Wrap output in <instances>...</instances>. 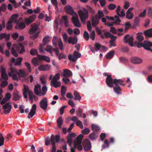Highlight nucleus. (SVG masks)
<instances>
[{
  "label": "nucleus",
  "mask_w": 152,
  "mask_h": 152,
  "mask_svg": "<svg viewBox=\"0 0 152 152\" xmlns=\"http://www.w3.org/2000/svg\"><path fill=\"white\" fill-rule=\"evenodd\" d=\"M18 15L17 14H13L11 17V19L7 24V30L10 29L12 27V23H16Z\"/></svg>",
  "instance_id": "obj_7"
},
{
  "label": "nucleus",
  "mask_w": 152,
  "mask_h": 152,
  "mask_svg": "<svg viewBox=\"0 0 152 152\" xmlns=\"http://www.w3.org/2000/svg\"><path fill=\"white\" fill-rule=\"evenodd\" d=\"M113 89L114 91L117 94H121V89L119 86H113Z\"/></svg>",
  "instance_id": "obj_33"
},
{
  "label": "nucleus",
  "mask_w": 152,
  "mask_h": 152,
  "mask_svg": "<svg viewBox=\"0 0 152 152\" xmlns=\"http://www.w3.org/2000/svg\"><path fill=\"white\" fill-rule=\"evenodd\" d=\"M124 80L122 79L115 78L113 79L111 75H108L105 80V82L108 86L110 88H113L114 85L115 86L122 85L124 86L125 84H124Z\"/></svg>",
  "instance_id": "obj_3"
},
{
  "label": "nucleus",
  "mask_w": 152,
  "mask_h": 152,
  "mask_svg": "<svg viewBox=\"0 0 152 152\" xmlns=\"http://www.w3.org/2000/svg\"><path fill=\"white\" fill-rule=\"evenodd\" d=\"M40 107L43 110H46L48 107V104L47 99L46 98L41 100L39 103Z\"/></svg>",
  "instance_id": "obj_13"
},
{
  "label": "nucleus",
  "mask_w": 152,
  "mask_h": 152,
  "mask_svg": "<svg viewBox=\"0 0 152 152\" xmlns=\"http://www.w3.org/2000/svg\"><path fill=\"white\" fill-rule=\"evenodd\" d=\"M131 61L134 64H141L143 61L142 59L137 57H132L131 58Z\"/></svg>",
  "instance_id": "obj_14"
},
{
  "label": "nucleus",
  "mask_w": 152,
  "mask_h": 152,
  "mask_svg": "<svg viewBox=\"0 0 152 152\" xmlns=\"http://www.w3.org/2000/svg\"><path fill=\"white\" fill-rule=\"evenodd\" d=\"M24 90L23 91V94L24 97L25 99L27 98L28 96L27 94L28 93L29 95V97L30 100L31 101H32L33 99L34 98L35 100L36 98V96L34 95L33 93L32 92L29 90V88L26 86L25 85H24Z\"/></svg>",
  "instance_id": "obj_6"
},
{
  "label": "nucleus",
  "mask_w": 152,
  "mask_h": 152,
  "mask_svg": "<svg viewBox=\"0 0 152 152\" xmlns=\"http://www.w3.org/2000/svg\"><path fill=\"white\" fill-rule=\"evenodd\" d=\"M36 105L35 104H34L32 106L31 109V110L30 112L28 113V118H30V117L32 118L36 113Z\"/></svg>",
  "instance_id": "obj_18"
},
{
  "label": "nucleus",
  "mask_w": 152,
  "mask_h": 152,
  "mask_svg": "<svg viewBox=\"0 0 152 152\" xmlns=\"http://www.w3.org/2000/svg\"><path fill=\"white\" fill-rule=\"evenodd\" d=\"M18 74L20 78L25 77L26 75L25 72L21 69H20L19 70V72L18 73Z\"/></svg>",
  "instance_id": "obj_39"
},
{
  "label": "nucleus",
  "mask_w": 152,
  "mask_h": 152,
  "mask_svg": "<svg viewBox=\"0 0 152 152\" xmlns=\"http://www.w3.org/2000/svg\"><path fill=\"white\" fill-rule=\"evenodd\" d=\"M54 49L51 45H48L46 46V49L45 50L48 52H50L51 51L53 50Z\"/></svg>",
  "instance_id": "obj_53"
},
{
  "label": "nucleus",
  "mask_w": 152,
  "mask_h": 152,
  "mask_svg": "<svg viewBox=\"0 0 152 152\" xmlns=\"http://www.w3.org/2000/svg\"><path fill=\"white\" fill-rule=\"evenodd\" d=\"M152 46V43L149 41L145 40L143 42V48L147 50H150L152 52V49L150 48Z\"/></svg>",
  "instance_id": "obj_12"
},
{
  "label": "nucleus",
  "mask_w": 152,
  "mask_h": 152,
  "mask_svg": "<svg viewBox=\"0 0 152 152\" xmlns=\"http://www.w3.org/2000/svg\"><path fill=\"white\" fill-rule=\"evenodd\" d=\"M95 31H93L90 35V37L92 40H94L95 39Z\"/></svg>",
  "instance_id": "obj_61"
},
{
  "label": "nucleus",
  "mask_w": 152,
  "mask_h": 152,
  "mask_svg": "<svg viewBox=\"0 0 152 152\" xmlns=\"http://www.w3.org/2000/svg\"><path fill=\"white\" fill-rule=\"evenodd\" d=\"M72 72L69 70L68 69H64L63 71V76L66 78H68L69 77L72 75Z\"/></svg>",
  "instance_id": "obj_22"
},
{
  "label": "nucleus",
  "mask_w": 152,
  "mask_h": 152,
  "mask_svg": "<svg viewBox=\"0 0 152 152\" xmlns=\"http://www.w3.org/2000/svg\"><path fill=\"white\" fill-rule=\"evenodd\" d=\"M114 54V52L111 51L106 55V58L108 59L111 58H113Z\"/></svg>",
  "instance_id": "obj_45"
},
{
  "label": "nucleus",
  "mask_w": 152,
  "mask_h": 152,
  "mask_svg": "<svg viewBox=\"0 0 152 152\" xmlns=\"http://www.w3.org/2000/svg\"><path fill=\"white\" fill-rule=\"evenodd\" d=\"M74 95L75 96L74 99L75 100L80 101L81 97L78 92L75 91L74 92Z\"/></svg>",
  "instance_id": "obj_38"
},
{
  "label": "nucleus",
  "mask_w": 152,
  "mask_h": 152,
  "mask_svg": "<svg viewBox=\"0 0 152 152\" xmlns=\"http://www.w3.org/2000/svg\"><path fill=\"white\" fill-rule=\"evenodd\" d=\"M41 87L40 85L39 84H37L35 86L34 91L37 95H39V91H40Z\"/></svg>",
  "instance_id": "obj_30"
},
{
  "label": "nucleus",
  "mask_w": 152,
  "mask_h": 152,
  "mask_svg": "<svg viewBox=\"0 0 152 152\" xmlns=\"http://www.w3.org/2000/svg\"><path fill=\"white\" fill-rule=\"evenodd\" d=\"M143 33L142 32L138 33L137 34V39L139 42H141L144 39V38L143 36Z\"/></svg>",
  "instance_id": "obj_32"
},
{
  "label": "nucleus",
  "mask_w": 152,
  "mask_h": 152,
  "mask_svg": "<svg viewBox=\"0 0 152 152\" xmlns=\"http://www.w3.org/2000/svg\"><path fill=\"white\" fill-rule=\"evenodd\" d=\"M9 1L13 4V6L15 8H17L18 7L21 5V2H19L18 4L15 0H9Z\"/></svg>",
  "instance_id": "obj_36"
},
{
  "label": "nucleus",
  "mask_w": 152,
  "mask_h": 152,
  "mask_svg": "<svg viewBox=\"0 0 152 152\" xmlns=\"http://www.w3.org/2000/svg\"><path fill=\"white\" fill-rule=\"evenodd\" d=\"M38 28V25H34L30 29L29 33L30 34H33L35 33Z\"/></svg>",
  "instance_id": "obj_31"
},
{
  "label": "nucleus",
  "mask_w": 152,
  "mask_h": 152,
  "mask_svg": "<svg viewBox=\"0 0 152 152\" xmlns=\"http://www.w3.org/2000/svg\"><path fill=\"white\" fill-rule=\"evenodd\" d=\"M50 67V66L49 64L41 65L38 67V69L40 71H48Z\"/></svg>",
  "instance_id": "obj_21"
},
{
  "label": "nucleus",
  "mask_w": 152,
  "mask_h": 152,
  "mask_svg": "<svg viewBox=\"0 0 152 152\" xmlns=\"http://www.w3.org/2000/svg\"><path fill=\"white\" fill-rule=\"evenodd\" d=\"M23 58L21 57H19L17 58L15 61V58H12L11 60L12 64L15 63L14 65L15 66H19L21 65V62Z\"/></svg>",
  "instance_id": "obj_11"
},
{
  "label": "nucleus",
  "mask_w": 152,
  "mask_h": 152,
  "mask_svg": "<svg viewBox=\"0 0 152 152\" xmlns=\"http://www.w3.org/2000/svg\"><path fill=\"white\" fill-rule=\"evenodd\" d=\"M67 41L69 44L75 45L77 42V40L76 37H70L68 38Z\"/></svg>",
  "instance_id": "obj_24"
},
{
  "label": "nucleus",
  "mask_w": 152,
  "mask_h": 152,
  "mask_svg": "<svg viewBox=\"0 0 152 152\" xmlns=\"http://www.w3.org/2000/svg\"><path fill=\"white\" fill-rule=\"evenodd\" d=\"M16 26H15L16 29H19V30H22L24 29L26 27V25L24 22L20 23L18 21L17 19H16Z\"/></svg>",
  "instance_id": "obj_19"
},
{
  "label": "nucleus",
  "mask_w": 152,
  "mask_h": 152,
  "mask_svg": "<svg viewBox=\"0 0 152 152\" xmlns=\"http://www.w3.org/2000/svg\"><path fill=\"white\" fill-rule=\"evenodd\" d=\"M83 135L82 134H80L75 139L74 141V146L75 148H77L78 145V142L79 141V139L80 138H83Z\"/></svg>",
  "instance_id": "obj_29"
},
{
  "label": "nucleus",
  "mask_w": 152,
  "mask_h": 152,
  "mask_svg": "<svg viewBox=\"0 0 152 152\" xmlns=\"http://www.w3.org/2000/svg\"><path fill=\"white\" fill-rule=\"evenodd\" d=\"M152 28H151L148 30L145 31H144V34L146 37L151 38L152 37Z\"/></svg>",
  "instance_id": "obj_27"
},
{
  "label": "nucleus",
  "mask_w": 152,
  "mask_h": 152,
  "mask_svg": "<svg viewBox=\"0 0 152 152\" xmlns=\"http://www.w3.org/2000/svg\"><path fill=\"white\" fill-rule=\"evenodd\" d=\"M81 54L76 51H75L73 53V56H72L71 55L69 56L68 58L69 60H72L73 61H75L78 58L81 56Z\"/></svg>",
  "instance_id": "obj_10"
},
{
  "label": "nucleus",
  "mask_w": 152,
  "mask_h": 152,
  "mask_svg": "<svg viewBox=\"0 0 152 152\" xmlns=\"http://www.w3.org/2000/svg\"><path fill=\"white\" fill-rule=\"evenodd\" d=\"M119 60L122 63H126L127 61V60L126 58L121 57H120L119 58Z\"/></svg>",
  "instance_id": "obj_63"
},
{
  "label": "nucleus",
  "mask_w": 152,
  "mask_h": 152,
  "mask_svg": "<svg viewBox=\"0 0 152 152\" xmlns=\"http://www.w3.org/2000/svg\"><path fill=\"white\" fill-rule=\"evenodd\" d=\"M65 10L66 12L70 15H73L72 18V21L74 26L76 27H80L81 25L78 20V17L77 14L74 12L72 8L69 6L67 5L65 6Z\"/></svg>",
  "instance_id": "obj_2"
},
{
  "label": "nucleus",
  "mask_w": 152,
  "mask_h": 152,
  "mask_svg": "<svg viewBox=\"0 0 152 152\" xmlns=\"http://www.w3.org/2000/svg\"><path fill=\"white\" fill-rule=\"evenodd\" d=\"M101 45L98 43H96L95 44V48L96 51H98L101 48Z\"/></svg>",
  "instance_id": "obj_55"
},
{
  "label": "nucleus",
  "mask_w": 152,
  "mask_h": 152,
  "mask_svg": "<svg viewBox=\"0 0 152 152\" xmlns=\"http://www.w3.org/2000/svg\"><path fill=\"white\" fill-rule=\"evenodd\" d=\"M62 20L64 21V23L65 26L66 27L69 26V24L67 21V17L66 16L64 15L62 17Z\"/></svg>",
  "instance_id": "obj_42"
},
{
  "label": "nucleus",
  "mask_w": 152,
  "mask_h": 152,
  "mask_svg": "<svg viewBox=\"0 0 152 152\" xmlns=\"http://www.w3.org/2000/svg\"><path fill=\"white\" fill-rule=\"evenodd\" d=\"M91 128L92 130L94 131H98L100 130L99 127L96 125L93 124L91 126Z\"/></svg>",
  "instance_id": "obj_46"
},
{
  "label": "nucleus",
  "mask_w": 152,
  "mask_h": 152,
  "mask_svg": "<svg viewBox=\"0 0 152 152\" xmlns=\"http://www.w3.org/2000/svg\"><path fill=\"white\" fill-rule=\"evenodd\" d=\"M15 46L14 45L13 47H12V53L15 57H17L18 56V54L16 51L14 49Z\"/></svg>",
  "instance_id": "obj_58"
},
{
  "label": "nucleus",
  "mask_w": 152,
  "mask_h": 152,
  "mask_svg": "<svg viewBox=\"0 0 152 152\" xmlns=\"http://www.w3.org/2000/svg\"><path fill=\"white\" fill-rule=\"evenodd\" d=\"M82 132L83 134H88L90 132V130L88 128H86L82 130Z\"/></svg>",
  "instance_id": "obj_57"
},
{
  "label": "nucleus",
  "mask_w": 152,
  "mask_h": 152,
  "mask_svg": "<svg viewBox=\"0 0 152 152\" xmlns=\"http://www.w3.org/2000/svg\"><path fill=\"white\" fill-rule=\"evenodd\" d=\"M49 36H48L45 37L43 39L42 41L44 45L46 44L49 42Z\"/></svg>",
  "instance_id": "obj_56"
},
{
  "label": "nucleus",
  "mask_w": 152,
  "mask_h": 152,
  "mask_svg": "<svg viewBox=\"0 0 152 152\" xmlns=\"http://www.w3.org/2000/svg\"><path fill=\"white\" fill-rule=\"evenodd\" d=\"M115 20H114V23H116V24H119L121 22V20L120 19L119 16L115 15Z\"/></svg>",
  "instance_id": "obj_49"
},
{
  "label": "nucleus",
  "mask_w": 152,
  "mask_h": 152,
  "mask_svg": "<svg viewBox=\"0 0 152 152\" xmlns=\"http://www.w3.org/2000/svg\"><path fill=\"white\" fill-rule=\"evenodd\" d=\"M3 107L4 109V113L7 114L10 113L11 111L12 108V106L10 105V103L8 102L3 106Z\"/></svg>",
  "instance_id": "obj_16"
},
{
  "label": "nucleus",
  "mask_w": 152,
  "mask_h": 152,
  "mask_svg": "<svg viewBox=\"0 0 152 152\" xmlns=\"http://www.w3.org/2000/svg\"><path fill=\"white\" fill-rule=\"evenodd\" d=\"M98 136L97 134L94 132L91 134L89 135V137L91 141L95 140L97 138Z\"/></svg>",
  "instance_id": "obj_34"
},
{
  "label": "nucleus",
  "mask_w": 152,
  "mask_h": 152,
  "mask_svg": "<svg viewBox=\"0 0 152 152\" xmlns=\"http://www.w3.org/2000/svg\"><path fill=\"white\" fill-rule=\"evenodd\" d=\"M16 50L20 54H22L25 51L24 47L21 44H20L18 45H15Z\"/></svg>",
  "instance_id": "obj_20"
},
{
  "label": "nucleus",
  "mask_w": 152,
  "mask_h": 152,
  "mask_svg": "<svg viewBox=\"0 0 152 152\" xmlns=\"http://www.w3.org/2000/svg\"><path fill=\"white\" fill-rule=\"evenodd\" d=\"M10 37V34H7L6 33H3L0 34V39L5 38L6 41H8Z\"/></svg>",
  "instance_id": "obj_23"
},
{
  "label": "nucleus",
  "mask_w": 152,
  "mask_h": 152,
  "mask_svg": "<svg viewBox=\"0 0 152 152\" xmlns=\"http://www.w3.org/2000/svg\"><path fill=\"white\" fill-rule=\"evenodd\" d=\"M87 10L83 8V10H80L78 12L80 18L83 23H85L86 19L88 18V12H89L92 15H93L95 12V11L89 6H87Z\"/></svg>",
  "instance_id": "obj_1"
},
{
  "label": "nucleus",
  "mask_w": 152,
  "mask_h": 152,
  "mask_svg": "<svg viewBox=\"0 0 152 152\" xmlns=\"http://www.w3.org/2000/svg\"><path fill=\"white\" fill-rule=\"evenodd\" d=\"M30 54L32 55H35L37 54V51L36 49H32L30 51Z\"/></svg>",
  "instance_id": "obj_60"
},
{
  "label": "nucleus",
  "mask_w": 152,
  "mask_h": 152,
  "mask_svg": "<svg viewBox=\"0 0 152 152\" xmlns=\"http://www.w3.org/2000/svg\"><path fill=\"white\" fill-rule=\"evenodd\" d=\"M66 88L65 86H62L61 89V95L62 96H65L66 94Z\"/></svg>",
  "instance_id": "obj_47"
},
{
  "label": "nucleus",
  "mask_w": 152,
  "mask_h": 152,
  "mask_svg": "<svg viewBox=\"0 0 152 152\" xmlns=\"http://www.w3.org/2000/svg\"><path fill=\"white\" fill-rule=\"evenodd\" d=\"M82 139L83 138L80 137L79 139V141L78 142L77 148L79 151H81L83 149V147L81 145Z\"/></svg>",
  "instance_id": "obj_41"
},
{
  "label": "nucleus",
  "mask_w": 152,
  "mask_h": 152,
  "mask_svg": "<svg viewBox=\"0 0 152 152\" xmlns=\"http://www.w3.org/2000/svg\"><path fill=\"white\" fill-rule=\"evenodd\" d=\"M1 77L2 80H7L8 79V76L6 73V68L2 66L1 67Z\"/></svg>",
  "instance_id": "obj_15"
},
{
  "label": "nucleus",
  "mask_w": 152,
  "mask_h": 152,
  "mask_svg": "<svg viewBox=\"0 0 152 152\" xmlns=\"http://www.w3.org/2000/svg\"><path fill=\"white\" fill-rule=\"evenodd\" d=\"M82 110L80 108H79L78 110H76V112L77 113V114L78 117H82Z\"/></svg>",
  "instance_id": "obj_50"
},
{
  "label": "nucleus",
  "mask_w": 152,
  "mask_h": 152,
  "mask_svg": "<svg viewBox=\"0 0 152 152\" xmlns=\"http://www.w3.org/2000/svg\"><path fill=\"white\" fill-rule=\"evenodd\" d=\"M92 18V25L93 27H95L99 23V20L98 18V16L96 15L95 16L91 15Z\"/></svg>",
  "instance_id": "obj_17"
},
{
  "label": "nucleus",
  "mask_w": 152,
  "mask_h": 152,
  "mask_svg": "<svg viewBox=\"0 0 152 152\" xmlns=\"http://www.w3.org/2000/svg\"><path fill=\"white\" fill-rule=\"evenodd\" d=\"M7 8V6L5 3L2 4L0 6V12H5Z\"/></svg>",
  "instance_id": "obj_40"
},
{
  "label": "nucleus",
  "mask_w": 152,
  "mask_h": 152,
  "mask_svg": "<svg viewBox=\"0 0 152 152\" xmlns=\"http://www.w3.org/2000/svg\"><path fill=\"white\" fill-rule=\"evenodd\" d=\"M76 125L79 126L80 128L81 129H83V125L82 123L80 121H77L76 122Z\"/></svg>",
  "instance_id": "obj_64"
},
{
  "label": "nucleus",
  "mask_w": 152,
  "mask_h": 152,
  "mask_svg": "<svg viewBox=\"0 0 152 152\" xmlns=\"http://www.w3.org/2000/svg\"><path fill=\"white\" fill-rule=\"evenodd\" d=\"M60 139V136L58 135H56L55 136H55L53 135H52L50 139L47 137L45 138V145L46 146H48L51 142L52 146L51 152H56V148L55 145L56 142H59Z\"/></svg>",
  "instance_id": "obj_4"
},
{
  "label": "nucleus",
  "mask_w": 152,
  "mask_h": 152,
  "mask_svg": "<svg viewBox=\"0 0 152 152\" xmlns=\"http://www.w3.org/2000/svg\"><path fill=\"white\" fill-rule=\"evenodd\" d=\"M61 83L60 82L57 81L56 80H52L50 82V85L51 86H53L55 88H57L60 86Z\"/></svg>",
  "instance_id": "obj_26"
},
{
  "label": "nucleus",
  "mask_w": 152,
  "mask_h": 152,
  "mask_svg": "<svg viewBox=\"0 0 152 152\" xmlns=\"http://www.w3.org/2000/svg\"><path fill=\"white\" fill-rule=\"evenodd\" d=\"M83 144L84 150L86 151H88L91 149V143L88 139H84Z\"/></svg>",
  "instance_id": "obj_9"
},
{
  "label": "nucleus",
  "mask_w": 152,
  "mask_h": 152,
  "mask_svg": "<svg viewBox=\"0 0 152 152\" xmlns=\"http://www.w3.org/2000/svg\"><path fill=\"white\" fill-rule=\"evenodd\" d=\"M13 96V100L14 101L18 100L20 98V97L19 96L18 93H16L14 94Z\"/></svg>",
  "instance_id": "obj_48"
},
{
  "label": "nucleus",
  "mask_w": 152,
  "mask_h": 152,
  "mask_svg": "<svg viewBox=\"0 0 152 152\" xmlns=\"http://www.w3.org/2000/svg\"><path fill=\"white\" fill-rule=\"evenodd\" d=\"M10 72H9L8 74L10 77L12 76L13 75L18 73V70L17 69L13 67H11L10 68Z\"/></svg>",
  "instance_id": "obj_25"
},
{
  "label": "nucleus",
  "mask_w": 152,
  "mask_h": 152,
  "mask_svg": "<svg viewBox=\"0 0 152 152\" xmlns=\"http://www.w3.org/2000/svg\"><path fill=\"white\" fill-rule=\"evenodd\" d=\"M32 63L34 66H36L39 65V64L37 59L35 58H33L32 60Z\"/></svg>",
  "instance_id": "obj_54"
},
{
  "label": "nucleus",
  "mask_w": 152,
  "mask_h": 152,
  "mask_svg": "<svg viewBox=\"0 0 152 152\" xmlns=\"http://www.w3.org/2000/svg\"><path fill=\"white\" fill-rule=\"evenodd\" d=\"M52 42L53 45L55 46L56 47L58 44V39L57 37H54L53 38Z\"/></svg>",
  "instance_id": "obj_51"
},
{
  "label": "nucleus",
  "mask_w": 152,
  "mask_h": 152,
  "mask_svg": "<svg viewBox=\"0 0 152 152\" xmlns=\"http://www.w3.org/2000/svg\"><path fill=\"white\" fill-rule=\"evenodd\" d=\"M6 80H4L1 82L0 85V86L1 87L4 88L7 85L8 82Z\"/></svg>",
  "instance_id": "obj_52"
},
{
  "label": "nucleus",
  "mask_w": 152,
  "mask_h": 152,
  "mask_svg": "<svg viewBox=\"0 0 152 152\" xmlns=\"http://www.w3.org/2000/svg\"><path fill=\"white\" fill-rule=\"evenodd\" d=\"M37 57L38 58L41 60H44L48 63H49L50 62L49 58L47 56L38 55Z\"/></svg>",
  "instance_id": "obj_28"
},
{
  "label": "nucleus",
  "mask_w": 152,
  "mask_h": 152,
  "mask_svg": "<svg viewBox=\"0 0 152 152\" xmlns=\"http://www.w3.org/2000/svg\"><path fill=\"white\" fill-rule=\"evenodd\" d=\"M136 45L138 48H140L141 47H143V42H135Z\"/></svg>",
  "instance_id": "obj_62"
},
{
  "label": "nucleus",
  "mask_w": 152,
  "mask_h": 152,
  "mask_svg": "<svg viewBox=\"0 0 152 152\" xmlns=\"http://www.w3.org/2000/svg\"><path fill=\"white\" fill-rule=\"evenodd\" d=\"M134 37L133 36H130L129 34L126 35L124 37V42L129 44L131 47L134 46L133 41Z\"/></svg>",
  "instance_id": "obj_8"
},
{
  "label": "nucleus",
  "mask_w": 152,
  "mask_h": 152,
  "mask_svg": "<svg viewBox=\"0 0 152 152\" xmlns=\"http://www.w3.org/2000/svg\"><path fill=\"white\" fill-rule=\"evenodd\" d=\"M116 7L115 4L111 3L108 5V8L110 10H113Z\"/></svg>",
  "instance_id": "obj_44"
},
{
  "label": "nucleus",
  "mask_w": 152,
  "mask_h": 152,
  "mask_svg": "<svg viewBox=\"0 0 152 152\" xmlns=\"http://www.w3.org/2000/svg\"><path fill=\"white\" fill-rule=\"evenodd\" d=\"M104 143L105 144V145L104 144H103L102 145V148L101 150H102L103 149H104L106 148H108L109 147V142L108 140L106 139L104 141Z\"/></svg>",
  "instance_id": "obj_43"
},
{
  "label": "nucleus",
  "mask_w": 152,
  "mask_h": 152,
  "mask_svg": "<svg viewBox=\"0 0 152 152\" xmlns=\"http://www.w3.org/2000/svg\"><path fill=\"white\" fill-rule=\"evenodd\" d=\"M76 136V135L74 133H71L69 134L67 137V142H72V138L73 137H75Z\"/></svg>",
  "instance_id": "obj_35"
},
{
  "label": "nucleus",
  "mask_w": 152,
  "mask_h": 152,
  "mask_svg": "<svg viewBox=\"0 0 152 152\" xmlns=\"http://www.w3.org/2000/svg\"><path fill=\"white\" fill-rule=\"evenodd\" d=\"M60 78V75L59 73H58L56 74V75L54 76L52 80H53L57 81Z\"/></svg>",
  "instance_id": "obj_59"
},
{
  "label": "nucleus",
  "mask_w": 152,
  "mask_h": 152,
  "mask_svg": "<svg viewBox=\"0 0 152 152\" xmlns=\"http://www.w3.org/2000/svg\"><path fill=\"white\" fill-rule=\"evenodd\" d=\"M57 125L58 127H61V126L63 125V121L62 117L60 116L57 120Z\"/></svg>",
  "instance_id": "obj_37"
},
{
  "label": "nucleus",
  "mask_w": 152,
  "mask_h": 152,
  "mask_svg": "<svg viewBox=\"0 0 152 152\" xmlns=\"http://www.w3.org/2000/svg\"><path fill=\"white\" fill-rule=\"evenodd\" d=\"M96 31L98 35H99L100 37L102 39H104L105 37L106 38L110 37L111 39V40L110 41H115L117 38L116 37L114 36L110 33L107 31L104 30H103L102 31L104 32V36L102 34V31L101 29L98 28H96Z\"/></svg>",
  "instance_id": "obj_5"
}]
</instances>
